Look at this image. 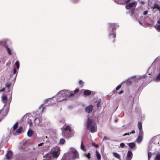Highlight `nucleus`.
Instances as JSON below:
<instances>
[{
  "mask_svg": "<svg viewBox=\"0 0 160 160\" xmlns=\"http://www.w3.org/2000/svg\"><path fill=\"white\" fill-rule=\"evenodd\" d=\"M86 128L92 133L97 132V126L96 123L92 119L88 118L85 123Z\"/></svg>",
  "mask_w": 160,
  "mask_h": 160,
  "instance_id": "obj_1",
  "label": "nucleus"
},
{
  "mask_svg": "<svg viewBox=\"0 0 160 160\" xmlns=\"http://www.w3.org/2000/svg\"><path fill=\"white\" fill-rule=\"evenodd\" d=\"M64 131L62 132V136L65 138H69L73 136L74 134L71 132L70 127L67 126L64 129Z\"/></svg>",
  "mask_w": 160,
  "mask_h": 160,
  "instance_id": "obj_2",
  "label": "nucleus"
},
{
  "mask_svg": "<svg viewBox=\"0 0 160 160\" xmlns=\"http://www.w3.org/2000/svg\"><path fill=\"white\" fill-rule=\"evenodd\" d=\"M118 27V26L115 23H112L110 25V27L112 28V32L110 33L109 38L110 39H112V41L113 42H114V40L116 37V34L115 32H114V30L116 29V28Z\"/></svg>",
  "mask_w": 160,
  "mask_h": 160,
  "instance_id": "obj_3",
  "label": "nucleus"
},
{
  "mask_svg": "<svg viewBox=\"0 0 160 160\" xmlns=\"http://www.w3.org/2000/svg\"><path fill=\"white\" fill-rule=\"evenodd\" d=\"M51 152L53 158H57L59 156L60 153V148L59 147L56 146L53 148V150Z\"/></svg>",
  "mask_w": 160,
  "mask_h": 160,
  "instance_id": "obj_4",
  "label": "nucleus"
},
{
  "mask_svg": "<svg viewBox=\"0 0 160 160\" xmlns=\"http://www.w3.org/2000/svg\"><path fill=\"white\" fill-rule=\"evenodd\" d=\"M59 93L64 97L68 98L73 97V92L68 90H65L60 91Z\"/></svg>",
  "mask_w": 160,
  "mask_h": 160,
  "instance_id": "obj_5",
  "label": "nucleus"
},
{
  "mask_svg": "<svg viewBox=\"0 0 160 160\" xmlns=\"http://www.w3.org/2000/svg\"><path fill=\"white\" fill-rule=\"evenodd\" d=\"M34 119V118L32 116H30L28 118V123H29L30 126H31L32 124V119ZM40 120L39 118H36L34 119L35 123L36 125H38L40 123Z\"/></svg>",
  "mask_w": 160,
  "mask_h": 160,
  "instance_id": "obj_6",
  "label": "nucleus"
},
{
  "mask_svg": "<svg viewBox=\"0 0 160 160\" xmlns=\"http://www.w3.org/2000/svg\"><path fill=\"white\" fill-rule=\"evenodd\" d=\"M137 4V3L135 2L130 3L128 4H127L125 6L126 8L127 9L129 10L133 7H135Z\"/></svg>",
  "mask_w": 160,
  "mask_h": 160,
  "instance_id": "obj_7",
  "label": "nucleus"
},
{
  "mask_svg": "<svg viewBox=\"0 0 160 160\" xmlns=\"http://www.w3.org/2000/svg\"><path fill=\"white\" fill-rule=\"evenodd\" d=\"M44 158H46V160H52L53 159V157L51 152H49L46 155L44 156Z\"/></svg>",
  "mask_w": 160,
  "mask_h": 160,
  "instance_id": "obj_8",
  "label": "nucleus"
},
{
  "mask_svg": "<svg viewBox=\"0 0 160 160\" xmlns=\"http://www.w3.org/2000/svg\"><path fill=\"white\" fill-rule=\"evenodd\" d=\"M92 108L93 106L92 105H90L85 108V111L87 113H90L92 112Z\"/></svg>",
  "mask_w": 160,
  "mask_h": 160,
  "instance_id": "obj_9",
  "label": "nucleus"
},
{
  "mask_svg": "<svg viewBox=\"0 0 160 160\" xmlns=\"http://www.w3.org/2000/svg\"><path fill=\"white\" fill-rule=\"evenodd\" d=\"M8 113V111L6 110L5 112H4L3 109L0 110V117L2 118L7 114Z\"/></svg>",
  "mask_w": 160,
  "mask_h": 160,
  "instance_id": "obj_10",
  "label": "nucleus"
},
{
  "mask_svg": "<svg viewBox=\"0 0 160 160\" xmlns=\"http://www.w3.org/2000/svg\"><path fill=\"white\" fill-rule=\"evenodd\" d=\"M132 157V154L131 151H129L128 152L127 157V158L126 160H131Z\"/></svg>",
  "mask_w": 160,
  "mask_h": 160,
  "instance_id": "obj_11",
  "label": "nucleus"
},
{
  "mask_svg": "<svg viewBox=\"0 0 160 160\" xmlns=\"http://www.w3.org/2000/svg\"><path fill=\"white\" fill-rule=\"evenodd\" d=\"M12 154V152L11 151H8L6 155V158L8 160L11 158Z\"/></svg>",
  "mask_w": 160,
  "mask_h": 160,
  "instance_id": "obj_12",
  "label": "nucleus"
},
{
  "mask_svg": "<svg viewBox=\"0 0 160 160\" xmlns=\"http://www.w3.org/2000/svg\"><path fill=\"white\" fill-rule=\"evenodd\" d=\"M72 158L73 159L72 160H74L75 159L77 158L78 156V153L76 151H72Z\"/></svg>",
  "mask_w": 160,
  "mask_h": 160,
  "instance_id": "obj_13",
  "label": "nucleus"
},
{
  "mask_svg": "<svg viewBox=\"0 0 160 160\" xmlns=\"http://www.w3.org/2000/svg\"><path fill=\"white\" fill-rule=\"evenodd\" d=\"M91 92L90 91L88 90H85L83 91V94L84 96H87L90 95Z\"/></svg>",
  "mask_w": 160,
  "mask_h": 160,
  "instance_id": "obj_14",
  "label": "nucleus"
},
{
  "mask_svg": "<svg viewBox=\"0 0 160 160\" xmlns=\"http://www.w3.org/2000/svg\"><path fill=\"white\" fill-rule=\"evenodd\" d=\"M33 132L31 130L29 129L27 132V135L29 137H31L32 136Z\"/></svg>",
  "mask_w": 160,
  "mask_h": 160,
  "instance_id": "obj_15",
  "label": "nucleus"
},
{
  "mask_svg": "<svg viewBox=\"0 0 160 160\" xmlns=\"http://www.w3.org/2000/svg\"><path fill=\"white\" fill-rule=\"evenodd\" d=\"M96 155L97 158L98 159V160H101V156L99 152L96 150Z\"/></svg>",
  "mask_w": 160,
  "mask_h": 160,
  "instance_id": "obj_16",
  "label": "nucleus"
},
{
  "mask_svg": "<svg viewBox=\"0 0 160 160\" xmlns=\"http://www.w3.org/2000/svg\"><path fill=\"white\" fill-rule=\"evenodd\" d=\"M113 156L116 158L120 159V156L118 153L115 152H113Z\"/></svg>",
  "mask_w": 160,
  "mask_h": 160,
  "instance_id": "obj_17",
  "label": "nucleus"
},
{
  "mask_svg": "<svg viewBox=\"0 0 160 160\" xmlns=\"http://www.w3.org/2000/svg\"><path fill=\"white\" fill-rule=\"evenodd\" d=\"M81 148L82 150H83L84 151H86V149L85 148L83 144V141H82L81 145Z\"/></svg>",
  "mask_w": 160,
  "mask_h": 160,
  "instance_id": "obj_18",
  "label": "nucleus"
},
{
  "mask_svg": "<svg viewBox=\"0 0 160 160\" xmlns=\"http://www.w3.org/2000/svg\"><path fill=\"white\" fill-rule=\"evenodd\" d=\"M152 8L155 9L157 8L158 9H160V6L159 5H158L157 4H155L152 7Z\"/></svg>",
  "mask_w": 160,
  "mask_h": 160,
  "instance_id": "obj_19",
  "label": "nucleus"
},
{
  "mask_svg": "<svg viewBox=\"0 0 160 160\" xmlns=\"http://www.w3.org/2000/svg\"><path fill=\"white\" fill-rule=\"evenodd\" d=\"M142 123L141 122H139L138 123V128L139 130H142Z\"/></svg>",
  "mask_w": 160,
  "mask_h": 160,
  "instance_id": "obj_20",
  "label": "nucleus"
},
{
  "mask_svg": "<svg viewBox=\"0 0 160 160\" xmlns=\"http://www.w3.org/2000/svg\"><path fill=\"white\" fill-rule=\"evenodd\" d=\"M5 47L6 48L7 52H8V54L9 55H11L12 53L10 49L7 46H5Z\"/></svg>",
  "mask_w": 160,
  "mask_h": 160,
  "instance_id": "obj_21",
  "label": "nucleus"
},
{
  "mask_svg": "<svg viewBox=\"0 0 160 160\" xmlns=\"http://www.w3.org/2000/svg\"><path fill=\"white\" fill-rule=\"evenodd\" d=\"M142 137L138 136V138L137 139V141L138 142H140L142 140Z\"/></svg>",
  "mask_w": 160,
  "mask_h": 160,
  "instance_id": "obj_22",
  "label": "nucleus"
},
{
  "mask_svg": "<svg viewBox=\"0 0 160 160\" xmlns=\"http://www.w3.org/2000/svg\"><path fill=\"white\" fill-rule=\"evenodd\" d=\"M22 127H20L17 130L16 132L17 133H19L22 132Z\"/></svg>",
  "mask_w": 160,
  "mask_h": 160,
  "instance_id": "obj_23",
  "label": "nucleus"
},
{
  "mask_svg": "<svg viewBox=\"0 0 160 160\" xmlns=\"http://www.w3.org/2000/svg\"><path fill=\"white\" fill-rule=\"evenodd\" d=\"M128 145L129 147L132 148H133L135 146V144L134 142L129 143Z\"/></svg>",
  "mask_w": 160,
  "mask_h": 160,
  "instance_id": "obj_24",
  "label": "nucleus"
},
{
  "mask_svg": "<svg viewBox=\"0 0 160 160\" xmlns=\"http://www.w3.org/2000/svg\"><path fill=\"white\" fill-rule=\"evenodd\" d=\"M79 83L80 87L81 88H82L84 86V82H83L82 80H80L79 81Z\"/></svg>",
  "mask_w": 160,
  "mask_h": 160,
  "instance_id": "obj_25",
  "label": "nucleus"
},
{
  "mask_svg": "<svg viewBox=\"0 0 160 160\" xmlns=\"http://www.w3.org/2000/svg\"><path fill=\"white\" fill-rule=\"evenodd\" d=\"M155 160H160V154L158 153L156 155L155 158Z\"/></svg>",
  "mask_w": 160,
  "mask_h": 160,
  "instance_id": "obj_26",
  "label": "nucleus"
},
{
  "mask_svg": "<svg viewBox=\"0 0 160 160\" xmlns=\"http://www.w3.org/2000/svg\"><path fill=\"white\" fill-rule=\"evenodd\" d=\"M152 153L151 152H148V159L150 160L152 157Z\"/></svg>",
  "mask_w": 160,
  "mask_h": 160,
  "instance_id": "obj_27",
  "label": "nucleus"
},
{
  "mask_svg": "<svg viewBox=\"0 0 160 160\" xmlns=\"http://www.w3.org/2000/svg\"><path fill=\"white\" fill-rule=\"evenodd\" d=\"M65 142V140L63 138H61L60 140L59 143L62 145H63L64 143Z\"/></svg>",
  "mask_w": 160,
  "mask_h": 160,
  "instance_id": "obj_28",
  "label": "nucleus"
},
{
  "mask_svg": "<svg viewBox=\"0 0 160 160\" xmlns=\"http://www.w3.org/2000/svg\"><path fill=\"white\" fill-rule=\"evenodd\" d=\"M18 122H16L13 125V129L15 130L18 127Z\"/></svg>",
  "mask_w": 160,
  "mask_h": 160,
  "instance_id": "obj_29",
  "label": "nucleus"
},
{
  "mask_svg": "<svg viewBox=\"0 0 160 160\" xmlns=\"http://www.w3.org/2000/svg\"><path fill=\"white\" fill-rule=\"evenodd\" d=\"M138 136L143 137V132L142 130H139Z\"/></svg>",
  "mask_w": 160,
  "mask_h": 160,
  "instance_id": "obj_30",
  "label": "nucleus"
},
{
  "mask_svg": "<svg viewBox=\"0 0 160 160\" xmlns=\"http://www.w3.org/2000/svg\"><path fill=\"white\" fill-rule=\"evenodd\" d=\"M79 91V89L78 88H76L74 91H71V92H73V97L75 96V94L76 93L78 92Z\"/></svg>",
  "mask_w": 160,
  "mask_h": 160,
  "instance_id": "obj_31",
  "label": "nucleus"
},
{
  "mask_svg": "<svg viewBox=\"0 0 160 160\" xmlns=\"http://www.w3.org/2000/svg\"><path fill=\"white\" fill-rule=\"evenodd\" d=\"M2 101H5L7 99V97L6 95H3L2 97Z\"/></svg>",
  "mask_w": 160,
  "mask_h": 160,
  "instance_id": "obj_32",
  "label": "nucleus"
},
{
  "mask_svg": "<svg viewBox=\"0 0 160 160\" xmlns=\"http://www.w3.org/2000/svg\"><path fill=\"white\" fill-rule=\"evenodd\" d=\"M84 155L85 157H87L88 159H89L91 158L90 154L89 153H84Z\"/></svg>",
  "mask_w": 160,
  "mask_h": 160,
  "instance_id": "obj_33",
  "label": "nucleus"
},
{
  "mask_svg": "<svg viewBox=\"0 0 160 160\" xmlns=\"http://www.w3.org/2000/svg\"><path fill=\"white\" fill-rule=\"evenodd\" d=\"M15 64L17 66V68L18 69L19 68V62L18 61H17L15 63Z\"/></svg>",
  "mask_w": 160,
  "mask_h": 160,
  "instance_id": "obj_34",
  "label": "nucleus"
},
{
  "mask_svg": "<svg viewBox=\"0 0 160 160\" xmlns=\"http://www.w3.org/2000/svg\"><path fill=\"white\" fill-rule=\"evenodd\" d=\"M92 144L93 146L95 147L96 148H98L99 147V146L96 144L95 142H92Z\"/></svg>",
  "mask_w": 160,
  "mask_h": 160,
  "instance_id": "obj_35",
  "label": "nucleus"
},
{
  "mask_svg": "<svg viewBox=\"0 0 160 160\" xmlns=\"http://www.w3.org/2000/svg\"><path fill=\"white\" fill-rule=\"evenodd\" d=\"M121 87V85H119L116 88V90H118Z\"/></svg>",
  "mask_w": 160,
  "mask_h": 160,
  "instance_id": "obj_36",
  "label": "nucleus"
},
{
  "mask_svg": "<svg viewBox=\"0 0 160 160\" xmlns=\"http://www.w3.org/2000/svg\"><path fill=\"white\" fill-rule=\"evenodd\" d=\"M5 85L6 87L8 88V89H9V87L11 85V83H9V84H6Z\"/></svg>",
  "mask_w": 160,
  "mask_h": 160,
  "instance_id": "obj_37",
  "label": "nucleus"
},
{
  "mask_svg": "<svg viewBox=\"0 0 160 160\" xmlns=\"http://www.w3.org/2000/svg\"><path fill=\"white\" fill-rule=\"evenodd\" d=\"M157 30L158 31H160V25H158L157 27Z\"/></svg>",
  "mask_w": 160,
  "mask_h": 160,
  "instance_id": "obj_38",
  "label": "nucleus"
},
{
  "mask_svg": "<svg viewBox=\"0 0 160 160\" xmlns=\"http://www.w3.org/2000/svg\"><path fill=\"white\" fill-rule=\"evenodd\" d=\"M120 145L121 147L123 148L125 146V144L123 143H121L120 144Z\"/></svg>",
  "mask_w": 160,
  "mask_h": 160,
  "instance_id": "obj_39",
  "label": "nucleus"
},
{
  "mask_svg": "<svg viewBox=\"0 0 160 160\" xmlns=\"http://www.w3.org/2000/svg\"><path fill=\"white\" fill-rule=\"evenodd\" d=\"M100 104V102H98L97 104V106L98 108L99 107Z\"/></svg>",
  "mask_w": 160,
  "mask_h": 160,
  "instance_id": "obj_40",
  "label": "nucleus"
},
{
  "mask_svg": "<svg viewBox=\"0 0 160 160\" xmlns=\"http://www.w3.org/2000/svg\"><path fill=\"white\" fill-rule=\"evenodd\" d=\"M109 139L106 136H104L103 138V140H109Z\"/></svg>",
  "mask_w": 160,
  "mask_h": 160,
  "instance_id": "obj_41",
  "label": "nucleus"
},
{
  "mask_svg": "<svg viewBox=\"0 0 160 160\" xmlns=\"http://www.w3.org/2000/svg\"><path fill=\"white\" fill-rule=\"evenodd\" d=\"M131 0H124V2L126 3H128L130 2Z\"/></svg>",
  "mask_w": 160,
  "mask_h": 160,
  "instance_id": "obj_42",
  "label": "nucleus"
},
{
  "mask_svg": "<svg viewBox=\"0 0 160 160\" xmlns=\"http://www.w3.org/2000/svg\"><path fill=\"white\" fill-rule=\"evenodd\" d=\"M17 72V70L16 68H14L13 70V74H15Z\"/></svg>",
  "mask_w": 160,
  "mask_h": 160,
  "instance_id": "obj_43",
  "label": "nucleus"
},
{
  "mask_svg": "<svg viewBox=\"0 0 160 160\" xmlns=\"http://www.w3.org/2000/svg\"><path fill=\"white\" fill-rule=\"evenodd\" d=\"M44 144V143L43 142L40 143L38 144V146H42Z\"/></svg>",
  "mask_w": 160,
  "mask_h": 160,
  "instance_id": "obj_44",
  "label": "nucleus"
},
{
  "mask_svg": "<svg viewBox=\"0 0 160 160\" xmlns=\"http://www.w3.org/2000/svg\"><path fill=\"white\" fill-rule=\"evenodd\" d=\"M124 91L123 90H121L119 92H118V94H120L122 93H123V92Z\"/></svg>",
  "mask_w": 160,
  "mask_h": 160,
  "instance_id": "obj_45",
  "label": "nucleus"
},
{
  "mask_svg": "<svg viewBox=\"0 0 160 160\" xmlns=\"http://www.w3.org/2000/svg\"><path fill=\"white\" fill-rule=\"evenodd\" d=\"M160 60V58H157L155 60V62H157L158 60Z\"/></svg>",
  "mask_w": 160,
  "mask_h": 160,
  "instance_id": "obj_46",
  "label": "nucleus"
},
{
  "mask_svg": "<svg viewBox=\"0 0 160 160\" xmlns=\"http://www.w3.org/2000/svg\"><path fill=\"white\" fill-rule=\"evenodd\" d=\"M135 133V131L134 130H132L131 132H130L129 134H131V133Z\"/></svg>",
  "mask_w": 160,
  "mask_h": 160,
  "instance_id": "obj_47",
  "label": "nucleus"
},
{
  "mask_svg": "<svg viewBox=\"0 0 160 160\" xmlns=\"http://www.w3.org/2000/svg\"><path fill=\"white\" fill-rule=\"evenodd\" d=\"M148 13V12L147 11H145L144 12V15H146Z\"/></svg>",
  "mask_w": 160,
  "mask_h": 160,
  "instance_id": "obj_48",
  "label": "nucleus"
},
{
  "mask_svg": "<svg viewBox=\"0 0 160 160\" xmlns=\"http://www.w3.org/2000/svg\"><path fill=\"white\" fill-rule=\"evenodd\" d=\"M130 134H129V133H125V134H124L123 135V136H126V135H129Z\"/></svg>",
  "mask_w": 160,
  "mask_h": 160,
  "instance_id": "obj_49",
  "label": "nucleus"
},
{
  "mask_svg": "<svg viewBox=\"0 0 160 160\" xmlns=\"http://www.w3.org/2000/svg\"><path fill=\"white\" fill-rule=\"evenodd\" d=\"M5 90V88H3L1 90V91L2 92H3Z\"/></svg>",
  "mask_w": 160,
  "mask_h": 160,
  "instance_id": "obj_50",
  "label": "nucleus"
},
{
  "mask_svg": "<svg viewBox=\"0 0 160 160\" xmlns=\"http://www.w3.org/2000/svg\"><path fill=\"white\" fill-rule=\"evenodd\" d=\"M157 22L158 23H160V20H158Z\"/></svg>",
  "mask_w": 160,
  "mask_h": 160,
  "instance_id": "obj_51",
  "label": "nucleus"
},
{
  "mask_svg": "<svg viewBox=\"0 0 160 160\" xmlns=\"http://www.w3.org/2000/svg\"><path fill=\"white\" fill-rule=\"evenodd\" d=\"M134 77H135V76H134L133 77V78H134Z\"/></svg>",
  "mask_w": 160,
  "mask_h": 160,
  "instance_id": "obj_52",
  "label": "nucleus"
},
{
  "mask_svg": "<svg viewBox=\"0 0 160 160\" xmlns=\"http://www.w3.org/2000/svg\"><path fill=\"white\" fill-rule=\"evenodd\" d=\"M134 77H135V76H134L133 77V78H134Z\"/></svg>",
  "mask_w": 160,
  "mask_h": 160,
  "instance_id": "obj_53",
  "label": "nucleus"
}]
</instances>
